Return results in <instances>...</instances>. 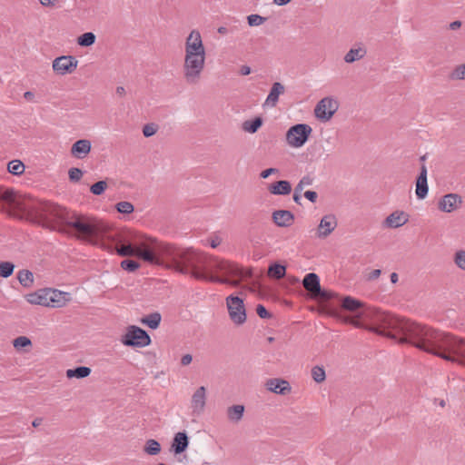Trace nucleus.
Here are the masks:
<instances>
[{
    "mask_svg": "<svg viewBox=\"0 0 465 465\" xmlns=\"http://www.w3.org/2000/svg\"><path fill=\"white\" fill-rule=\"evenodd\" d=\"M302 285L304 289L313 297L317 292H320V278L314 272L307 273L302 280Z\"/></svg>",
    "mask_w": 465,
    "mask_h": 465,
    "instance_id": "22",
    "label": "nucleus"
},
{
    "mask_svg": "<svg viewBox=\"0 0 465 465\" xmlns=\"http://www.w3.org/2000/svg\"><path fill=\"white\" fill-rule=\"evenodd\" d=\"M101 247L122 257L136 256L151 264L189 274L197 280L234 287L239 286L241 278L252 275L251 271L243 272L230 262L208 256L193 248H181L156 239L124 245L102 242Z\"/></svg>",
    "mask_w": 465,
    "mask_h": 465,
    "instance_id": "1",
    "label": "nucleus"
},
{
    "mask_svg": "<svg viewBox=\"0 0 465 465\" xmlns=\"http://www.w3.org/2000/svg\"><path fill=\"white\" fill-rule=\"evenodd\" d=\"M193 361V356L191 354H185L181 359V364L183 366L189 365Z\"/></svg>",
    "mask_w": 465,
    "mask_h": 465,
    "instance_id": "57",
    "label": "nucleus"
},
{
    "mask_svg": "<svg viewBox=\"0 0 465 465\" xmlns=\"http://www.w3.org/2000/svg\"><path fill=\"white\" fill-rule=\"evenodd\" d=\"M272 221L280 227H288L293 223L294 215L288 210H277L272 213Z\"/></svg>",
    "mask_w": 465,
    "mask_h": 465,
    "instance_id": "20",
    "label": "nucleus"
},
{
    "mask_svg": "<svg viewBox=\"0 0 465 465\" xmlns=\"http://www.w3.org/2000/svg\"><path fill=\"white\" fill-rule=\"evenodd\" d=\"M337 227V220L334 215L328 214L324 215L318 226V237L326 238L329 236Z\"/></svg>",
    "mask_w": 465,
    "mask_h": 465,
    "instance_id": "15",
    "label": "nucleus"
},
{
    "mask_svg": "<svg viewBox=\"0 0 465 465\" xmlns=\"http://www.w3.org/2000/svg\"><path fill=\"white\" fill-rule=\"evenodd\" d=\"M184 58H189V59H194V60H201V62L203 61H205L206 59V54H184Z\"/></svg>",
    "mask_w": 465,
    "mask_h": 465,
    "instance_id": "54",
    "label": "nucleus"
},
{
    "mask_svg": "<svg viewBox=\"0 0 465 465\" xmlns=\"http://www.w3.org/2000/svg\"><path fill=\"white\" fill-rule=\"evenodd\" d=\"M157 132V126L154 124H147L143 127V134L145 137H151Z\"/></svg>",
    "mask_w": 465,
    "mask_h": 465,
    "instance_id": "50",
    "label": "nucleus"
},
{
    "mask_svg": "<svg viewBox=\"0 0 465 465\" xmlns=\"http://www.w3.org/2000/svg\"><path fill=\"white\" fill-rule=\"evenodd\" d=\"M91 369L86 366H78L74 369H68L66 371V377L69 379L72 378H77V379H84L90 375Z\"/></svg>",
    "mask_w": 465,
    "mask_h": 465,
    "instance_id": "28",
    "label": "nucleus"
},
{
    "mask_svg": "<svg viewBox=\"0 0 465 465\" xmlns=\"http://www.w3.org/2000/svg\"><path fill=\"white\" fill-rule=\"evenodd\" d=\"M302 190H299L297 191V188L295 187L294 188V193H293V196H292V199H293V202L299 205L302 204L301 201H302Z\"/></svg>",
    "mask_w": 465,
    "mask_h": 465,
    "instance_id": "56",
    "label": "nucleus"
},
{
    "mask_svg": "<svg viewBox=\"0 0 465 465\" xmlns=\"http://www.w3.org/2000/svg\"><path fill=\"white\" fill-rule=\"evenodd\" d=\"M268 191L273 195H288L292 193V184L289 181L280 180L269 184Z\"/></svg>",
    "mask_w": 465,
    "mask_h": 465,
    "instance_id": "23",
    "label": "nucleus"
},
{
    "mask_svg": "<svg viewBox=\"0 0 465 465\" xmlns=\"http://www.w3.org/2000/svg\"><path fill=\"white\" fill-rule=\"evenodd\" d=\"M434 403H437L440 407L444 408L446 406V401L443 399H434Z\"/></svg>",
    "mask_w": 465,
    "mask_h": 465,
    "instance_id": "63",
    "label": "nucleus"
},
{
    "mask_svg": "<svg viewBox=\"0 0 465 465\" xmlns=\"http://www.w3.org/2000/svg\"><path fill=\"white\" fill-rule=\"evenodd\" d=\"M244 410L245 408L242 404H236L228 407L227 417L229 420L233 423H238L243 417Z\"/></svg>",
    "mask_w": 465,
    "mask_h": 465,
    "instance_id": "26",
    "label": "nucleus"
},
{
    "mask_svg": "<svg viewBox=\"0 0 465 465\" xmlns=\"http://www.w3.org/2000/svg\"><path fill=\"white\" fill-rule=\"evenodd\" d=\"M313 181L314 178L312 175H304L301 178V180L299 181L295 187L297 188V191H303L304 187L312 185L313 183Z\"/></svg>",
    "mask_w": 465,
    "mask_h": 465,
    "instance_id": "46",
    "label": "nucleus"
},
{
    "mask_svg": "<svg viewBox=\"0 0 465 465\" xmlns=\"http://www.w3.org/2000/svg\"><path fill=\"white\" fill-rule=\"evenodd\" d=\"M7 170L14 175H20L25 172V164L20 160H12L7 164Z\"/></svg>",
    "mask_w": 465,
    "mask_h": 465,
    "instance_id": "37",
    "label": "nucleus"
},
{
    "mask_svg": "<svg viewBox=\"0 0 465 465\" xmlns=\"http://www.w3.org/2000/svg\"><path fill=\"white\" fill-rule=\"evenodd\" d=\"M103 242L124 245L126 243H138L131 232H114L108 224V231Z\"/></svg>",
    "mask_w": 465,
    "mask_h": 465,
    "instance_id": "11",
    "label": "nucleus"
},
{
    "mask_svg": "<svg viewBox=\"0 0 465 465\" xmlns=\"http://www.w3.org/2000/svg\"><path fill=\"white\" fill-rule=\"evenodd\" d=\"M121 341L125 346L143 348L150 345L151 338L142 328L131 325L127 328L125 334L121 339Z\"/></svg>",
    "mask_w": 465,
    "mask_h": 465,
    "instance_id": "6",
    "label": "nucleus"
},
{
    "mask_svg": "<svg viewBox=\"0 0 465 465\" xmlns=\"http://www.w3.org/2000/svg\"><path fill=\"white\" fill-rule=\"evenodd\" d=\"M460 26H461L460 21H454L450 24V29H451V30H456L458 28H460Z\"/></svg>",
    "mask_w": 465,
    "mask_h": 465,
    "instance_id": "62",
    "label": "nucleus"
},
{
    "mask_svg": "<svg viewBox=\"0 0 465 465\" xmlns=\"http://www.w3.org/2000/svg\"><path fill=\"white\" fill-rule=\"evenodd\" d=\"M339 108V103L332 97H324L320 100L315 108L314 114L322 122L329 121Z\"/></svg>",
    "mask_w": 465,
    "mask_h": 465,
    "instance_id": "8",
    "label": "nucleus"
},
{
    "mask_svg": "<svg viewBox=\"0 0 465 465\" xmlns=\"http://www.w3.org/2000/svg\"><path fill=\"white\" fill-rule=\"evenodd\" d=\"M371 322L370 331L390 339H399L400 343H409L423 351L447 361L465 365V340L440 330L400 319L378 309L364 312Z\"/></svg>",
    "mask_w": 465,
    "mask_h": 465,
    "instance_id": "2",
    "label": "nucleus"
},
{
    "mask_svg": "<svg viewBox=\"0 0 465 465\" xmlns=\"http://www.w3.org/2000/svg\"><path fill=\"white\" fill-rule=\"evenodd\" d=\"M226 305L230 319L235 324L241 325L246 322V311L242 298L230 295L226 298Z\"/></svg>",
    "mask_w": 465,
    "mask_h": 465,
    "instance_id": "7",
    "label": "nucleus"
},
{
    "mask_svg": "<svg viewBox=\"0 0 465 465\" xmlns=\"http://www.w3.org/2000/svg\"><path fill=\"white\" fill-rule=\"evenodd\" d=\"M106 188H107L106 181H99L91 185L90 192L94 195H101L104 193Z\"/></svg>",
    "mask_w": 465,
    "mask_h": 465,
    "instance_id": "42",
    "label": "nucleus"
},
{
    "mask_svg": "<svg viewBox=\"0 0 465 465\" xmlns=\"http://www.w3.org/2000/svg\"><path fill=\"white\" fill-rule=\"evenodd\" d=\"M78 60L73 55L56 57L52 64L54 73L60 75L72 74L77 67Z\"/></svg>",
    "mask_w": 465,
    "mask_h": 465,
    "instance_id": "10",
    "label": "nucleus"
},
{
    "mask_svg": "<svg viewBox=\"0 0 465 465\" xmlns=\"http://www.w3.org/2000/svg\"><path fill=\"white\" fill-rule=\"evenodd\" d=\"M48 289H42L26 296V301L30 304H36L47 307Z\"/></svg>",
    "mask_w": 465,
    "mask_h": 465,
    "instance_id": "25",
    "label": "nucleus"
},
{
    "mask_svg": "<svg viewBox=\"0 0 465 465\" xmlns=\"http://www.w3.org/2000/svg\"><path fill=\"white\" fill-rule=\"evenodd\" d=\"M256 312L258 316L262 319H269L272 317V314L266 310V308L262 304L257 305Z\"/></svg>",
    "mask_w": 465,
    "mask_h": 465,
    "instance_id": "51",
    "label": "nucleus"
},
{
    "mask_svg": "<svg viewBox=\"0 0 465 465\" xmlns=\"http://www.w3.org/2000/svg\"><path fill=\"white\" fill-rule=\"evenodd\" d=\"M57 0H39L40 4L45 7H52Z\"/></svg>",
    "mask_w": 465,
    "mask_h": 465,
    "instance_id": "59",
    "label": "nucleus"
},
{
    "mask_svg": "<svg viewBox=\"0 0 465 465\" xmlns=\"http://www.w3.org/2000/svg\"><path fill=\"white\" fill-rule=\"evenodd\" d=\"M40 225L51 230H60L66 225L73 228L77 236L101 246L108 231V223L96 217L71 213L65 208L49 202Z\"/></svg>",
    "mask_w": 465,
    "mask_h": 465,
    "instance_id": "3",
    "label": "nucleus"
},
{
    "mask_svg": "<svg viewBox=\"0 0 465 465\" xmlns=\"http://www.w3.org/2000/svg\"><path fill=\"white\" fill-rule=\"evenodd\" d=\"M286 273V267L280 263H272L269 266L268 274L274 279H282Z\"/></svg>",
    "mask_w": 465,
    "mask_h": 465,
    "instance_id": "33",
    "label": "nucleus"
},
{
    "mask_svg": "<svg viewBox=\"0 0 465 465\" xmlns=\"http://www.w3.org/2000/svg\"><path fill=\"white\" fill-rule=\"evenodd\" d=\"M450 80H465V63L457 65L450 74Z\"/></svg>",
    "mask_w": 465,
    "mask_h": 465,
    "instance_id": "39",
    "label": "nucleus"
},
{
    "mask_svg": "<svg viewBox=\"0 0 465 465\" xmlns=\"http://www.w3.org/2000/svg\"><path fill=\"white\" fill-rule=\"evenodd\" d=\"M334 296H335L334 292H332L331 291H327V290H322V288H320V292H317L315 296H313V297L319 298L320 300L326 302V301L332 299Z\"/></svg>",
    "mask_w": 465,
    "mask_h": 465,
    "instance_id": "49",
    "label": "nucleus"
},
{
    "mask_svg": "<svg viewBox=\"0 0 465 465\" xmlns=\"http://www.w3.org/2000/svg\"><path fill=\"white\" fill-rule=\"evenodd\" d=\"M265 386L270 391L280 395H286L292 391L289 381L280 378L267 380Z\"/></svg>",
    "mask_w": 465,
    "mask_h": 465,
    "instance_id": "14",
    "label": "nucleus"
},
{
    "mask_svg": "<svg viewBox=\"0 0 465 465\" xmlns=\"http://www.w3.org/2000/svg\"><path fill=\"white\" fill-rule=\"evenodd\" d=\"M205 61L184 58L183 76L188 84H196L204 69Z\"/></svg>",
    "mask_w": 465,
    "mask_h": 465,
    "instance_id": "9",
    "label": "nucleus"
},
{
    "mask_svg": "<svg viewBox=\"0 0 465 465\" xmlns=\"http://www.w3.org/2000/svg\"><path fill=\"white\" fill-rule=\"evenodd\" d=\"M206 404V389L204 386L199 387L192 396V409L193 412L201 413Z\"/></svg>",
    "mask_w": 465,
    "mask_h": 465,
    "instance_id": "19",
    "label": "nucleus"
},
{
    "mask_svg": "<svg viewBox=\"0 0 465 465\" xmlns=\"http://www.w3.org/2000/svg\"><path fill=\"white\" fill-rule=\"evenodd\" d=\"M312 377L314 380V381L318 383L324 381L326 379V374L323 367L314 366L312 369Z\"/></svg>",
    "mask_w": 465,
    "mask_h": 465,
    "instance_id": "41",
    "label": "nucleus"
},
{
    "mask_svg": "<svg viewBox=\"0 0 465 465\" xmlns=\"http://www.w3.org/2000/svg\"><path fill=\"white\" fill-rule=\"evenodd\" d=\"M366 54L367 50L364 47L359 46L357 48H351L349 52L344 55V61L347 64H352L362 59Z\"/></svg>",
    "mask_w": 465,
    "mask_h": 465,
    "instance_id": "27",
    "label": "nucleus"
},
{
    "mask_svg": "<svg viewBox=\"0 0 465 465\" xmlns=\"http://www.w3.org/2000/svg\"><path fill=\"white\" fill-rule=\"evenodd\" d=\"M409 222V215L403 211H395L391 213L383 223L387 228H399Z\"/></svg>",
    "mask_w": 465,
    "mask_h": 465,
    "instance_id": "16",
    "label": "nucleus"
},
{
    "mask_svg": "<svg viewBox=\"0 0 465 465\" xmlns=\"http://www.w3.org/2000/svg\"><path fill=\"white\" fill-rule=\"evenodd\" d=\"M427 173H428L427 167L424 164H422L420 167V174L417 178L427 180Z\"/></svg>",
    "mask_w": 465,
    "mask_h": 465,
    "instance_id": "58",
    "label": "nucleus"
},
{
    "mask_svg": "<svg viewBox=\"0 0 465 465\" xmlns=\"http://www.w3.org/2000/svg\"><path fill=\"white\" fill-rule=\"evenodd\" d=\"M304 197L309 200L311 203H316L318 199V194L314 191H306L304 193Z\"/></svg>",
    "mask_w": 465,
    "mask_h": 465,
    "instance_id": "53",
    "label": "nucleus"
},
{
    "mask_svg": "<svg viewBox=\"0 0 465 465\" xmlns=\"http://www.w3.org/2000/svg\"><path fill=\"white\" fill-rule=\"evenodd\" d=\"M13 345L16 350H20L22 348L31 346L32 341L26 336H19L13 341Z\"/></svg>",
    "mask_w": 465,
    "mask_h": 465,
    "instance_id": "43",
    "label": "nucleus"
},
{
    "mask_svg": "<svg viewBox=\"0 0 465 465\" xmlns=\"http://www.w3.org/2000/svg\"><path fill=\"white\" fill-rule=\"evenodd\" d=\"M285 87L280 82H275L272 84L271 91L265 100L264 105L274 107L276 106L280 94L284 93Z\"/></svg>",
    "mask_w": 465,
    "mask_h": 465,
    "instance_id": "24",
    "label": "nucleus"
},
{
    "mask_svg": "<svg viewBox=\"0 0 465 465\" xmlns=\"http://www.w3.org/2000/svg\"><path fill=\"white\" fill-rule=\"evenodd\" d=\"M265 17L259 15H250L247 16L248 25L250 26H258L264 23Z\"/></svg>",
    "mask_w": 465,
    "mask_h": 465,
    "instance_id": "48",
    "label": "nucleus"
},
{
    "mask_svg": "<svg viewBox=\"0 0 465 465\" xmlns=\"http://www.w3.org/2000/svg\"><path fill=\"white\" fill-rule=\"evenodd\" d=\"M262 125V119L261 117H255L252 120H246L242 123V130L244 132L254 134Z\"/></svg>",
    "mask_w": 465,
    "mask_h": 465,
    "instance_id": "31",
    "label": "nucleus"
},
{
    "mask_svg": "<svg viewBox=\"0 0 465 465\" xmlns=\"http://www.w3.org/2000/svg\"><path fill=\"white\" fill-rule=\"evenodd\" d=\"M91 148L92 144L89 140L81 139L72 145L71 153L78 159H83L90 153Z\"/></svg>",
    "mask_w": 465,
    "mask_h": 465,
    "instance_id": "21",
    "label": "nucleus"
},
{
    "mask_svg": "<svg viewBox=\"0 0 465 465\" xmlns=\"http://www.w3.org/2000/svg\"><path fill=\"white\" fill-rule=\"evenodd\" d=\"M121 267L124 271L133 272L140 267V264L136 261L126 259L121 262Z\"/></svg>",
    "mask_w": 465,
    "mask_h": 465,
    "instance_id": "44",
    "label": "nucleus"
},
{
    "mask_svg": "<svg viewBox=\"0 0 465 465\" xmlns=\"http://www.w3.org/2000/svg\"><path fill=\"white\" fill-rule=\"evenodd\" d=\"M15 270V264L11 262H0V276L3 278L10 277Z\"/></svg>",
    "mask_w": 465,
    "mask_h": 465,
    "instance_id": "38",
    "label": "nucleus"
},
{
    "mask_svg": "<svg viewBox=\"0 0 465 465\" xmlns=\"http://www.w3.org/2000/svg\"><path fill=\"white\" fill-rule=\"evenodd\" d=\"M185 54H206L202 40L201 34L197 30H193L186 37L184 45Z\"/></svg>",
    "mask_w": 465,
    "mask_h": 465,
    "instance_id": "12",
    "label": "nucleus"
},
{
    "mask_svg": "<svg viewBox=\"0 0 465 465\" xmlns=\"http://www.w3.org/2000/svg\"><path fill=\"white\" fill-rule=\"evenodd\" d=\"M189 446V437L185 431L177 432L171 444V451L179 455L186 450Z\"/></svg>",
    "mask_w": 465,
    "mask_h": 465,
    "instance_id": "18",
    "label": "nucleus"
},
{
    "mask_svg": "<svg viewBox=\"0 0 465 465\" xmlns=\"http://www.w3.org/2000/svg\"><path fill=\"white\" fill-rule=\"evenodd\" d=\"M279 173V169L277 168H268L261 172L260 177L262 179L268 178L272 174H277Z\"/></svg>",
    "mask_w": 465,
    "mask_h": 465,
    "instance_id": "52",
    "label": "nucleus"
},
{
    "mask_svg": "<svg viewBox=\"0 0 465 465\" xmlns=\"http://www.w3.org/2000/svg\"><path fill=\"white\" fill-rule=\"evenodd\" d=\"M429 186L427 180L419 179L416 180L415 193L418 199H424L428 195Z\"/></svg>",
    "mask_w": 465,
    "mask_h": 465,
    "instance_id": "35",
    "label": "nucleus"
},
{
    "mask_svg": "<svg viewBox=\"0 0 465 465\" xmlns=\"http://www.w3.org/2000/svg\"><path fill=\"white\" fill-rule=\"evenodd\" d=\"M17 279L24 287H30L34 282L33 272L28 270H21L17 273Z\"/></svg>",
    "mask_w": 465,
    "mask_h": 465,
    "instance_id": "34",
    "label": "nucleus"
},
{
    "mask_svg": "<svg viewBox=\"0 0 465 465\" xmlns=\"http://www.w3.org/2000/svg\"><path fill=\"white\" fill-rule=\"evenodd\" d=\"M462 203V198L457 193H448L440 199L438 208L444 213H451Z\"/></svg>",
    "mask_w": 465,
    "mask_h": 465,
    "instance_id": "13",
    "label": "nucleus"
},
{
    "mask_svg": "<svg viewBox=\"0 0 465 465\" xmlns=\"http://www.w3.org/2000/svg\"><path fill=\"white\" fill-rule=\"evenodd\" d=\"M312 128L307 124H297L289 128L286 133V142L293 148H300L308 141Z\"/></svg>",
    "mask_w": 465,
    "mask_h": 465,
    "instance_id": "5",
    "label": "nucleus"
},
{
    "mask_svg": "<svg viewBox=\"0 0 465 465\" xmlns=\"http://www.w3.org/2000/svg\"><path fill=\"white\" fill-rule=\"evenodd\" d=\"M0 201L32 223L40 224L49 202L39 201L30 195H18L14 189L0 191Z\"/></svg>",
    "mask_w": 465,
    "mask_h": 465,
    "instance_id": "4",
    "label": "nucleus"
},
{
    "mask_svg": "<svg viewBox=\"0 0 465 465\" xmlns=\"http://www.w3.org/2000/svg\"><path fill=\"white\" fill-rule=\"evenodd\" d=\"M48 303L47 307L61 308L66 304L68 301V292H61L54 289H48Z\"/></svg>",
    "mask_w": 465,
    "mask_h": 465,
    "instance_id": "17",
    "label": "nucleus"
},
{
    "mask_svg": "<svg viewBox=\"0 0 465 465\" xmlns=\"http://www.w3.org/2000/svg\"><path fill=\"white\" fill-rule=\"evenodd\" d=\"M162 321V315L159 312L150 313L141 319V322L149 328L155 330L159 327Z\"/></svg>",
    "mask_w": 465,
    "mask_h": 465,
    "instance_id": "29",
    "label": "nucleus"
},
{
    "mask_svg": "<svg viewBox=\"0 0 465 465\" xmlns=\"http://www.w3.org/2000/svg\"><path fill=\"white\" fill-rule=\"evenodd\" d=\"M24 97L26 101H29V102H32L35 98V94L31 91H26L25 94H24Z\"/></svg>",
    "mask_w": 465,
    "mask_h": 465,
    "instance_id": "61",
    "label": "nucleus"
},
{
    "mask_svg": "<svg viewBox=\"0 0 465 465\" xmlns=\"http://www.w3.org/2000/svg\"><path fill=\"white\" fill-rule=\"evenodd\" d=\"M42 422H43V418H39V417H38V418H35V419L33 420L32 425H33L35 428H36V427L40 426V425L42 424Z\"/></svg>",
    "mask_w": 465,
    "mask_h": 465,
    "instance_id": "64",
    "label": "nucleus"
},
{
    "mask_svg": "<svg viewBox=\"0 0 465 465\" xmlns=\"http://www.w3.org/2000/svg\"><path fill=\"white\" fill-rule=\"evenodd\" d=\"M161 444L159 441L153 439H149L145 441V444L143 446V451L147 455L150 456H156L161 452Z\"/></svg>",
    "mask_w": 465,
    "mask_h": 465,
    "instance_id": "32",
    "label": "nucleus"
},
{
    "mask_svg": "<svg viewBox=\"0 0 465 465\" xmlns=\"http://www.w3.org/2000/svg\"><path fill=\"white\" fill-rule=\"evenodd\" d=\"M362 306H363V303L361 301H359L351 296L344 297L341 302L342 309L349 311V312H356Z\"/></svg>",
    "mask_w": 465,
    "mask_h": 465,
    "instance_id": "30",
    "label": "nucleus"
},
{
    "mask_svg": "<svg viewBox=\"0 0 465 465\" xmlns=\"http://www.w3.org/2000/svg\"><path fill=\"white\" fill-rule=\"evenodd\" d=\"M95 39H96V36L94 33L87 32V33L81 35L77 38V44L80 46L87 47V46L93 45L95 43Z\"/></svg>",
    "mask_w": 465,
    "mask_h": 465,
    "instance_id": "36",
    "label": "nucleus"
},
{
    "mask_svg": "<svg viewBox=\"0 0 465 465\" xmlns=\"http://www.w3.org/2000/svg\"><path fill=\"white\" fill-rule=\"evenodd\" d=\"M84 174V172L76 167H72L68 171L69 179L71 182H79Z\"/></svg>",
    "mask_w": 465,
    "mask_h": 465,
    "instance_id": "47",
    "label": "nucleus"
},
{
    "mask_svg": "<svg viewBox=\"0 0 465 465\" xmlns=\"http://www.w3.org/2000/svg\"><path fill=\"white\" fill-rule=\"evenodd\" d=\"M115 208L118 213L124 214H130L134 212V207L132 203L127 201H122L116 203Z\"/></svg>",
    "mask_w": 465,
    "mask_h": 465,
    "instance_id": "40",
    "label": "nucleus"
},
{
    "mask_svg": "<svg viewBox=\"0 0 465 465\" xmlns=\"http://www.w3.org/2000/svg\"><path fill=\"white\" fill-rule=\"evenodd\" d=\"M381 271L380 269H375L369 273L367 280L374 281L381 276Z\"/></svg>",
    "mask_w": 465,
    "mask_h": 465,
    "instance_id": "55",
    "label": "nucleus"
},
{
    "mask_svg": "<svg viewBox=\"0 0 465 465\" xmlns=\"http://www.w3.org/2000/svg\"><path fill=\"white\" fill-rule=\"evenodd\" d=\"M454 262L458 268H460L462 271H465V251L464 250H460L455 252Z\"/></svg>",
    "mask_w": 465,
    "mask_h": 465,
    "instance_id": "45",
    "label": "nucleus"
},
{
    "mask_svg": "<svg viewBox=\"0 0 465 465\" xmlns=\"http://www.w3.org/2000/svg\"><path fill=\"white\" fill-rule=\"evenodd\" d=\"M240 74L242 75H248L251 74V67L248 65H242L240 69Z\"/></svg>",
    "mask_w": 465,
    "mask_h": 465,
    "instance_id": "60",
    "label": "nucleus"
}]
</instances>
